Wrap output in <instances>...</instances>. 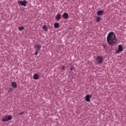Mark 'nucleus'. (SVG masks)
<instances>
[{
	"mask_svg": "<svg viewBox=\"0 0 126 126\" xmlns=\"http://www.w3.org/2000/svg\"><path fill=\"white\" fill-rule=\"evenodd\" d=\"M106 41L107 44L110 47L115 46V44H116L118 41V39H117V36H116L115 32H109L107 35Z\"/></svg>",
	"mask_w": 126,
	"mask_h": 126,
	"instance_id": "nucleus-1",
	"label": "nucleus"
},
{
	"mask_svg": "<svg viewBox=\"0 0 126 126\" xmlns=\"http://www.w3.org/2000/svg\"><path fill=\"white\" fill-rule=\"evenodd\" d=\"M11 120H12V117L11 115H7L2 119V122H8V121Z\"/></svg>",
	"mask_w": 126,
	"mask_h": 126,
	"instance_id": "nucleus-2",
	"label": "nucleus"
},
{
	"mask_svg": "<svg viewBox=\"0 0 126 126\" xmlns=\"http://www.w3.org/2000/svg\"><path fill=\"white\" fill-rule=\"evenodd\" d=\"M18 4H19V5L26 6L27 5V1H26V0L18 1Z\"/></svg>",
	"mask_w": 126,
	"mask_h": 126,
	"instance_id": "nucleus-3",
	"label": "nucleus"
},
{
	"mask_svg": "<svg viewBox=\"0 0 126 126\" xmlns=\"http://www.w3.org/2000/svg\"><path fill=\"white\" fill-rule=\"evenodd\" d=\"M124 51V48H123V45H118V49L116 51V54H119L121 52H123Z\"/></svg>",
	"mask_w": 126,
	"mask_h": 126,
	"instance_id": "nucleus-4",
	"label": "nucleus"
},
{
	"mask_svg": "<svg viewBox=\"0 0 126 126\" xmlns=\"http://www.w3.org/2000/svg\"><path fill=\"white\" fill-rule=\"evenodd\" d=\"M96 61L97 63H101L103 62V57L97 56L96 58Z\"/></svg>",
	"mask_w": 126,
	"mask_h": 126,
	"instance_id": "nucleus-5",
	"label": "nucleus"
},
{
	"mask_svg": "<svg viewBox=\"0 0 126 126\" xmlns=\"http://www.w3.org/2000/svg\"><path fill=\"white\" fill-rule=\"evenodd\" d=\"M92 97V94H87L85 98V100L86 102H90V99H91V97Z\"/></svg>",
	"mask_w": 126,
	"mask_h": 126,
	"instance_id": "nucleus-6",
	"label": "nucleus"
},
{
	"mask_svg": "<svg viewBox=\"0 0 126 126\" xmlns=\"http://www.w3.org/2000/svg\"><path fill=\"white\" fill-rule=\"evenodd\" d=\"M61 18H62V16L61 15V14H57L55 17V19L58 21H59V20H61Z\"/></svg>",
	"mask_w": 126,
	"mask_h": 126,
	"instance_id": "nucleus-7",
	"label": "nucleus"
},
{
	"mask_svg": "<svg viewBox=\"0 0 126 126\" xmlns=\"http://www.w3.org/2000/svg\"><path fill=\"white\" fill-rule=\"evenodd\" d=\"M62 16L64 19H68V14H67V13H63V14L62 15Z\"/></svg>",
	"mask_w": 126,
	"mask_h": 126,
	"instance_id": "nucleus-8",
	"label": "nucleus"
},
{
	"mask_svg": "<svg viewBox=\"0 0 126 126\" xmlns=\"http://www.w3.org/2000/svg\"><path fill=\"white\" fill-rule=\"evenodd\" d=\"M103 13H104L103 10H98L96 13L97 15H98V16H101V15H103Z\"/></svg>",
	"mask_w": 126,
	"mask_h": 126,
	"instance_id": "nucleus-9",
	"label": "nucleus"
},
{
	"mask_svg": "<svg viewBox=\"0 0 126 126\" xmlns=\"http://www.w3.org/2000/svg\"><path fill=\"white\" fill-rule=\"evenodd\" d=\"M11 86L13 88H17V84H16V82H13L11 83Z\"/></svg>",
	"mask_w": 126,
	"mask_h": 126,
	"instance_id": "nucleus-10",
	"label": "nucleus"
},
{
	"mask_svg": "<svg viewBox=\"0 0 126 126\" xmlns=\"http://www.w3.org/2000/svg\"><path fill=\"white\" fill-rule=\"evenodd\" d=\"M33 79H39V75L38 74H35L33 76Z\"/></svg>",
	"mask_w": 126,
	"mask_h": 126,
	"instance_id": "nucleus-11",
	"label": "nucleus"
},
{
	"mask_svg": "<svg viewBox=\"0 0 126 126\" xmlns=\"http://www.w3.org/2000/svg\"><path fill=\"white\" fill-rule=\"evenodd\" d=\"M35 49H37L39 51L41 50V45H34Z\"/></svg>",
	"mask_w": 126,
	"mask_h": 126,
	"instance_id": "nucleus-12",
	"label": "nucleus"
},
{
	"mask_svg": "<svg viewBox=\"0 0 126 126\" xmlns=\"http://www.w3.org/2000/svg\"><path fill=\"white\" fill-rule=\"evenodd\" d=\"M60 27V24L59 23H55L54 24V28H59Z\"/></svg>",
	"mask_w": 126,
	"mask_h": 126,
	"instance_id": "nucleus-13",
	"label": "nucleus"
},
{
	"mask_svg": "<svg viewBox=\"0 0 126 126\" xmlns=\"http://www.w3.org/2000/svg\"><path fill=\"white\" fill-rule=\"evenodd\" d=\"M101 17L100 16H98L96 17V22H100V21H101Z\"/></svg>",
	"mask_w": 126,
	"mask_h": 126,
	"instance_id": "nucleus-14",
	"label": "nucleus"
},
{
	"mask_svg": "<svg viewBox=\"0 0 126 126\" xmlns=\"http://www.w3.org/2000/svg\"><path fill=\"white\" fill-rule=\"evenodd\" d=\"M43 30H45V31H48V28H47V26L44 25L43 26Z\"/></svg>",
	"mask_w": 126,
	"mask_h": 126,
	"instance_id": "nucleus-15",
	"label": "nucleus"
},
{
	"mask_svg": "<svg viewBox=\"0 0 126 126\" xmlns=\"http://www.w3.org/2000/svg\"><path fill=\"white\" fill-rule=\"evenodd\" d=\"M19 30L20 31H22V30H24V27L21 26V27H19Z\"/></svg>",
	"mask_w": 126,
	"mask_h": 126,
	"instance_id": "nucleus-16",
	"label": "nucleus"
},
{
	"mask_svg": "<svg viewBox=\"0 0 126 126\" xmlns=\"http://www.w3.org/2000/svg\"><path fill=\"white\" fill-rule=\"evenodd\" d=\"M34 55H35V56L38 55V50H37L35 51Z\"/></svg>",
	"mask_w": 126,
	"mask_h": 126,
	"instance_id": "nucleus-17",
	"label": "nucleus"
},
{
	"mask_svg": "<svg viewBox=\"0 0 126 126\" xmlns=\"http://www.w3.org/2000/svg\"><path fill=\"white\" fill-rule=\"evenodd\" d=\"M65 66H63L61 67V69L62 70H64V68H65Z\"/></svg>",
	"mask_w": 126,
	"mask_h": 126,
	"instance_id": "nucleus-18",
	"label": "nucleus"
},
{
	"mask_svg": "<svg viewBox=\"0 0 126 126\" xmlns=\"http://www.w3.org/2000/svg\"><path fill=\"white\" fill-rule=\"evenodd\" d=\"M11 88H9L8 89V90H7V92L8 93H9V92H10V91H11Z\"/></svg>",
	"mask_w": 126,
	"mask_h": 126,
	"instance_id": "nucleus-19",
	"label": "nucleus"
},
{
	"mask_svg": "<svg viewBox=\"0 0 126 126\" xmlns=\"http://www.w3.org/2000/svg\"><path fill=\"white\" fill-rule=\"evenodd\" d=\"M23 114H24V112H22L19 113V115L21 116V115H23Z\"/></svg>",
	"mask_w": 126,
	"mask_h": 126,
	"instance_id": "nucleus-20",
	"label": "nucleus"
},
{
	"mask_svg": "<svg viewBox=\"0 0 126 126\" xmlns=\"http://www.w3.org/2000/svg\"><path fill=\"white\" fill-rule=\"evenodd\" d=\"M73 69H74V67H71L70 68V70H73Z\"/></svg>",
	"mask_w": 126,
	"mask_h": 126,
	"instance_id": "nucleus-21",
	"label": "nucleus"
},
{
	"mask_svg": "<svg viewBox=\"0 0 126 126\" xmlns=\"http://www.w3.org/2000/svg\"><path fill=\"white\" fill-rule=\"evenodd\" d=\"M102 46L103 47L104 49H106V46L105 45H103Z\"/></svg>",
	"mask_w": 126,
	"mask_h": 126,
	"instance_id": "nucleus-22",
	"label": "nucleus"
}]
</instances>
